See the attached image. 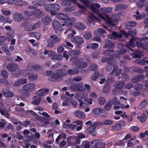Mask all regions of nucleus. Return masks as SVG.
Masks as SVG:
<instances>
[{"label": "nucleus", "mask_w": 148, "mask_h": 148, "mask_svg": "<svg viewBox=\"0 0 148 148\" xmlns=\"http://www.w3.org/2000/svg\"><path fill=\"white\" fill-rule=\"evenodd\" d=\"M95 1L92 0L88 4L90 8L86 9H90L92 12L96 14L99 17L104 21L106 23L110 24L111 23L110 17L108 13H110L111 12L112 8L111 7L104 8H101L100 10H99L97 8H99L101 7L99 4L91 3L94 2Z\"/></svg>", "instance_id": "1"}, {"label": "nucleus", "mask_w": 148, "mask_h": 148, "mask_svg": "<svg viewBox=\"0 0 148 148\" xmlns=\"http://www.w3.org/2000/svg\"><path fill=\"white\" fill-rule=\"evenodd\" d=\"M67 74V71L64 69L56 71L52 74L51 77L49 79V80L52 82L58 81L61 80L62 77Z\"/></svg>", "instance_id": "2"}, {"label": "nucleus", "mask_w": 148, "mask_h": 148, "mask_svg": "<svg viewBox=\"0 0 148 148\" xmlns=\"http://www.w3.org/2000/svg\"><path fill=\"white\" fill-rule=\"evenodd\" d=\"M132 58H137L134 60V62L140 65H144L146 63L148 64V57H144L143 59H140V57L143 56L142 51L138 50L135 51V53L132 54Z\"/></svg>", "instance_id": "3"}, {"label": "nucleus", "mask_w": 148, "mask_h": 148, "mask_svg": "<svg viewBox=\"0 0 148 148\" xmlns=\"http://www.w3.org/2000/svg\"><path fill=\"white\" fill-rule=\"evenodd\" d=\"M122 34L125 36L127 38L128 35L131 36V38L129 42L126 44V46L128 47V46L131 47H135V45L133 41V40H136L138 39V38L136 36L133 37L136 34V29H133L131 31H129L128 32V33H126L125 31H122L121 32Z\"/></svg>", "instance_id": "4"}, {"label": "nucleus", "mask_w": 148, "mask_h": 148, "mask_svg": "<svg viewBox=\"0 0 148 148\" xmlns=\"http://www.w3.org/2000/svg\"><path fill=\"white\" fill-rule=\"evenodd\" d=\"M7 69L10 71L13 75L16 77L20 75L21 71L18 69V66L16 64H8L6 66Z\"/></svg>", "instance_id": "5"}, {"label": "nucleus", "mask_w": 148, "mask_h": 148, "mask_svg": "<svg viewBox=\"0 0 148 148\" xmlns=\"http://www.w3.org/2000/svg\"><path fill=\"white\" fill-rule=\"evenodd\" d=\"M24 14L27 16H34L35 17L38 18H40L44 14L41 10L38 9H36L32 11H25Z\"/></svg>", "instance_id": "6"}, {"label": "nucleus", "mask_w": 148, "mask_h": 148, "mask_svg": "<svg viewBox=\"0 0 148 148\" xmlns=\"http://www.w3.org/2000/svg\"><path fill=\"white\" fill-rule=\"evenodd\" d=\"M51 39L47 41V46L48 47H52L55 44L60 42L61 40L60 36H58L56 35H52L50 36Z\"/></svg>", "instance_id": "7"}, {"label": "nucleus", "mask_w": 148, "mask_h": 148, "mask_svg": "<svg viewBox=\"0 0 148 148\" xmlns=\"http://www.w3.org/2000/svg\"><path fill=\"white\" fill-rule=\"evenodd\" d=\"M75 64V66L79 69H83L87 66V63L83 61H82L81 59H78L76 60L73 63Z\"/></svg>", "instance_id": "8"}, {"label": "nucleus", "mask_w": 148, "mask_h": 148, "mask_svg": "<svg viewBox=\"0 0 148 148\" xmlns=\"http://www.w3.org/2000/svg\"><path fill=\"white\" fill-rule=\"evenodd\" d=\"M88 96V94L85 92H82V96L79 94H77L75 96V98L77 100H78L80 103V106L82 107L83 104V101L80 99H84V101L86 100V98Z\"/></svg>", "instance_id": "9"}, {"label": "nucleus", "mask_w": 148, "mask_h": 148, "mask_svg": "<svg viewBox=\"0 0 148 148\" xmlns=\"http://www.w3.org/2000/svg\"><path fill=\"white\" fill-rule=\"evenodd\" d=\"M36 87L35 84L32 83H29L23 86V90L26 91L32 92L34 91Z\"/></svg>", "instance_id": "10"}, {"label": "nucleus", "mask_w": 148, "mask_h": 148, "mask_svg": "<svg viewBox=\"0 0 148 148\" xmlns=\"http://www.w3.org/2000/svg\"><path fill=\"white\" fill-rule=\"evenodd\" d=\"M75 20L73 18H69L64 20L63 23L62 24L63 27H66L71 26L75 21Z\"/></svg>", "instance_id": "11"}, {"label": "nucleus", "mask_w": 148, "mask_h": 148, "mask_svg": "<svg viewBox=\"0 0 148 148\" xmlns=\"http://www.w3.org/2000/svg\"><path fill=\"white\" fill-rule=\"evenodd\" d=\"M49 56L53 60H61L63 59V57L61 55H57L56 53L53 51H51L49 53Z\"/></svg>", "instance_id": "12"}, {"label": "nucleus", "mask_w": 148, "mask_h": 148, "mask_svg": "<svg viewBox=\"0 0 148 148\" xmlns=\"http://www.w3.org/2000/svg\"><path fill=\"white\" fill-rule=\"evenodd\" d=\"M52 26L54 29L62 31L64 30L63 27L61 23L56 20H54L52 22Z\"/></svg>", "instance_id": "13"}, {"label": "nucleus", "mask_w": 148, "mask_h": 148, "mask_svg": "<svg viewBox=\"0 0 148 148\" xmlns=\"http://www.w3.org/2000/svg\"><path fill=\"white\" fill-rule=\"evenodd\" d=\"M120 18V17L117 15L116 14H113L111 16V17H110V19L111 21V23L110 24L106 23L108 25L111 26H114L115 24L113 23V21L115 22H116L119 21Z\"/></svg>", "instance_id": "14"}, {"label": "nucleus", "mask_w": 148, "mask_h": 148, "mask_svg": "<svg viewBox=\"0 0 148 148\" xmlns=\"http://www.w3.org/2000/svg\"><path fill=\"white\" fill-rule=\"evenodd\" d=\"M122 36V34L120 33L114 32H112L111 35H108V37L111 39H115L117 38H121Z\"/></svg>", "instance_id": "15"}, {"label": "nucleus", "mask_w": 148, "mask_h": 148, "mask_svg": "<svg viewBox=\"0 0 148 148\" xmlns=\"http://www.w3.org/2000/svg\"><path fill=\"white\" fill-rule=\"evenodd\" d=\"M144 76L143 74H140L134 77L131 79V82L133 83L138 82L142 80L144 78Z\"/></svg>", "instance_id": "16"}, {"label": "nucleus", "mask_w": 148, "mask_h": 148, "mask_svg": "<svg viewBox=\"0 0 148 148\" xmlns=\"http://www.w3.org/2000/svg\"><path fill=\"white\" fill-rule=\"evenodd\" d=\"M49 91L48 88H42L36 92V95L39 96H42L47 94Z\"/></svg>", "instance_id": "17"}, {"label": "nucleus", "mask_w": 148, "mask_h": 148, "mask_svg": "<svg viewBox=\"0 0 148 148\" xmlns=\"http://www.w3.org/2000/svg\"><path fill=\"white\" fill-rule=\"evenodd\" d=\"M27 137V138L24 142V145H22L21 143V144L23 147H25L26 148H28L30 146V145L29 143L33 141V137L30 136H28Z\"/></svg>", "instance_id": "18"}, {"label": "nucleus", "mask_w": 148, "mask_h": 148, "mask_svg": "<svg viewBox=\"0 0 148 148\" xmlns=\"http://www.w3.org/2000/svg\"><path fill=\"white\" fill-rule=\"evenodd\" d=\"M45 3V1L43 0H34L32 2V4L37 7L42 6Z\"/></svg>", "instance_id": "19"}, {"label": "nucleus", "mask_w": 148, "mask_h": 148, "mask_svg": "<svg viewBox=\"0 0 148 148\" xmlns=\"http://www.w3.org/2000/svg\"><path fill=\"white\" fill-rule=\"evenodd\" d=\"M96 128L92 124L91 126L87 128V131L91 135L95 136L97 135V132L95 130Z\"/></svg>", "instance_id": "20"}, {"label": "nucleus", "mask_w": 148, "mask_h": 148, "mask_svg": "<svg viewBox=\"0 0 148 148\" xmlns=\"http://www.w3.org/2000/svg\"><path fill=\"white\" fill-rule=\"evenodd\" d=\"M13 18L16 21H20L23 18V15L18 12H15L13 14Z\"/></svg>", "instance_id": "21"}, {"label": "nucleus", "mask_w": 148, "mask_h": 148, "mask_svg": "<svg viewBox=\"0 0 148 148\" xmlns=\"http://www.w3.org/2000/svg\"><path fill=\"white\" fill-rule=\"evenodd\" d=\"M79 70L75 68L70 69L67 71L68 74L73 75L74 74H77L79 72Z\"/></svg>", "instance_id": "22"}, {"label": "nucleus", "mask_w": 148, "mask_h": 148, "mask_svg": "<svg viewBox=\"0 0 148 148\" xmlns=\"http://www.w3.org/2000/svg\"><path fill=\"white\" fill-rule=\"evenodd\" d=\"M74 115L80 119H83L85 117V114L83 112L79 110H76L74 112Z\"/></svg>", "instance_id": "23"}, {"label": "nucleus", "mask_w": 148, "mask_h": 148, "mask_svg": "<svg viewBox=\"0 0 148 148\" xmlns=\"http://www.w3.org/2000/svg\"><path fill=\"white\" fill-rule=\"evenodd\" d=\"M41 21L44 25H47L51 22V18L49 16H46L42 19Z\"/></svg>", "instance_id": "24"}, {"label": "nucleus", "mask_w": 148, "mask_h": 148, "mask_svg": "<svg viewBox=\"0 0 148 148\" xmlns=\"http://www.w3.org/2000/svg\"><path fill=\"white\" fill-rule=\"evenodd\" d=\"M21 27H24V29L26 31H32L33 30L32 25L31 23H23Z\"/></svg>", "instance_id": "25"}, {"label": "nucleus", "mask_w": 148, "mask_h": 148, "mask_svg": "<svg viewBox=\"0 0 148 148\" xmlns=\"http://www.w3.org/2000/svg\"><path fill=\"white\" fill-rule=\"evenodd\" d=\"M56 17L58 18L61 20H64L68 18V16L62 13H58L56 14Z\"/></svg>", "instance_id": "26"}, {"label": "nucleus", "mask_w": 148, "mask_h": 148, "mask_svg": "<svg viewBox=\"0 0 148 148\" xmlns=\"http://www.w3.org/2000/svg\"><path fill=\"white\" fill-rule=\"evenodd\" d=\"M2 48L3 51L7 55L10 56L11 55V52L9 49L8 45L6 44H3L2 46Z\"/></svg>", "instance_id": "27"}, {"label": "nucleus", "mask_w": 148, "mask_h": 148, "mask_svg": "<svg viewBox=\"0 0 148 148\" xmlns=\"http://www.w3.org/2000/svg\"><path fill=\"white\" fill-rule=\"evenodd\" d=\"M71 41L74 42L78 44H81L84 42L83 39L79 36H76L71 39Z\"/></svg>", "instance_id": "28"}, {"label": "nucleus", "mask_w": 148, "mask_h": 148, "mask_svg": "<svg viewBox=\"0 0 148 148\" xmlns=\"http://www.w3.org/2000/svg\"><path fill=\"white\" fill-rule=\"evenodd\" d=\"M74 27L77 29L83 30L86 28V26L83 23H80L77 22L74 25Z\"/></svg>", "instance_id": "29"}, {"label": "nucleus", "mask_w": 148, "mask_h": 148, "mask_svg": "<svg viewBox=\"0 0 148 148\" xmlns=\"http://www.w3.org/2000/svg\"><path fill=\"white\" fill-rule=\"evenodd\" d=\"M80 51L78 50H71L68 51L67 53L70 56H77L81 54Z\"/></svg>", "instance_id": "30"}, {"label": "nucleus", "mask_w": 148, "mask_h": 148, "mask_svg": "<svg viewBox=\"0 0 148 148\" xmlns=\"http://www.w3.org/2000/svg\"><path fill=\"white\" fill-rule=\"evenodd\" d=\"M104 112V110L100 108L94 109L93 110V113L95 115L101 116Z\"/></svg>", "instance_id": "31"}, {"label": "nucleus", "mask_w": 148, "mask_h": 148, "mask_svg": "<svg viewBox=\"0 0 148 148\" xmlns=\"http://www.w3.org/2000/svg\"><path fill=\"white\" fill-rule=\"evenodd\" d=\"M124 86V82L121 81L117 82L114 85L115 87L121 91H122V89L123 88Z\"/></svg>", "instance_id": "32"}, {"label": "nucleus", "mask_w": 148, "mask_h": 148, "mask_svg": "<svg viewBox=\"0 0 148 148\" xmlns=\"http://www.w3.org/2000/svg\"><path fill=\"white\" fill-rule=\"evenodd\" d=\"M136 14V15L134 16L136 17V20L143 19L146 16V14L145 13H142L140 14H139V12L138 11H137Z\"/></svg>", "instance_id": "33"}, {"label": "nucleus", "mask_w": 148, "mask_h": 148, "mask_svg": "<svg viewBox=\"0 0 148 148\" xmlns=\"http://www.w3.org/2000/svg\"><path fill=\"white\" fill-rule=\"evenodd\" d=\"M136 24V23L134 21H130L128 22L125 25V27L128 29H131L132 27L135 26Z\"/></svg>", "instance_id": "34"}, {"label": "nucleus", "mask_w": 148, "mask_h": 148, "mask_svg": "<svg viewBox=\"0 0 148 148\" xmlns=\"http://www.w3.org/2000/svg\"><path fill=\"white\" fill-rule=\"evenodd\" d=\"M80 87L79 84H73L71 85L70 88L74 91H79L80 90Z\"/></svg>", "instance_id": "35"}, {"label": "nucleus", "mask_w": 148, "mask_h": 148, "mask_svg": "<svg viewBox=\"0 0 148 148\" xmlns=\"http://www.w3.org/2000/svg\"><path fill=\"white\" fill-rule=\"evenodd\" d=\"M14 36V31H12L10 32L9 33L6 34V37L8 41H10V40L13 39Z\"/></svg>", "instance_id": "36"}, {"label": "nucleus", "mask_w": 148, "mask_h": 148, "mask_svg": "<svg viewBox=\"0 0 148 148\" xmlns=\"http://www.w3.org/2000/svg\"><path fill=\"white\" fill-rule=\"evenodd\" d=\"M114 46V43L111 41L108 40L106 41L104 47H113Z\"/></svg>", "instance_id": "37"}, {"label": "nucleus", "mask_w": 148, "mask_h": 148, "mask_svg": "<svg viewBox=\"0 0 148 148\" xmlns=\"http://www.w3.org/2000/svg\"><path fill=\"white\" fill-rule=\"evenodd\" d=\"M38 78V75L37 74H32V72L29 76L28 79L32 81H35Z\"/></svg>", "instance_id": "38"}, {"label": "nucleus", "mask_w": 148, "mask_h": 148, "mask_svg": "<svg viewBox=\"0 0 148 148\" xmlns=\"http://www.w3.org/2000/svg\"><path fill=\"white\" fill-rule=\"evenodd\" d=\"M95 19L97 20V18L92 14H90L88 16L87 21L89 23H91L94 21Z\"/></svg>", "instance_id": "39"}, {"label": "nucleus", "mask_w": 148, "mask_h": 148, "mask_svg": "<svg viewBox=\"0 0 148 148\" xmlns=\"http://www.w3.org/2000/svg\"><path fill=\"white\" fill-rule=\"evenodd\" d=\"M111 88V86L109 83H106L104 86L103 92L104 93H107Z\"/></svg>", "instance_id": "40"}, {"label": "nucleus", "mask_w": 148, "mask_h": 148, "mask_svg": "<svg viewBox=\"0 0 148 148\" xmlns=\"http://www.w3.org/2000/svg\"><path fill=\"white\" fill-rule=\"evenodd\" d=\"M106 31L105 29L102 28L98 29L97 31H95L94 34L96 36L99 35L100 34H103L106 33Z\"/></svg>", "instance_id": "41"}, {"label": "nucleus", "mask_w": 148, "mask_h": 148, "mask_svg": "<svg viewBox=\"0 0 148 148\" xmlns=\"http://www.w3.org/2000/svg\"><path fill=\"white\" fill-rule=\"evenodd\" d=\"M72 99L69 98H66L62 102V104L63 106H69L70 104Z\"/></svg>", "instance_id": "42"}, {"label": "nucleus", "mask_w": 148, "mask_h": 148, "mask_svg": "<svg viewBox=\"0 0 148 148\" xmlns=\"http://www.w3.org/2000/svg\"><path fill=\"white\" fill-rule=\"evenodd\" d=\"M127 6L126 5L119 4L116 6L115 8V10L118 11L127 8Z\"/></svg>", "instance_id": "43"}, {"label": "nucleus", "mask_w": 148, "mask_h": 148, "mask_svg": "<svg viewBox=\"0 0 148 148\" xmlns=\"http://www.w3.org/2000/svg\"><path fill=\"white\" fill-rule=\"evenodd\" d=\"M51 10L54 11H58L60 9L59 5L57 4H51Z\"/></svg>", "instance_id": "44"}, {"label": "nucleus", "mask_w": 148, "mask_h": 148, "mask_svg": "<svg viewBox=\"0 0 148 148\" xmlns=\"http://www.w3.org/2000/svg\"><path fill=\"white\" fill-rule=\"evenodd\" d=\"M34 100L32 101L33 104L36 105H38L40 103L41 99L40 97H35Z\"/></svg>", "instance_id": "45"}, {"label": "nucleus", "mask_w": 148, "mask_h": 148, "mask_svg": "<svg viewBox=\"0 0 148 148\" xmlns=\"http://www.w3.org/2000/svg\"><path fill=\"white\" fill-rule=\"evenodd\" d=\"M21 72L23 76L25 77H27L32 73V71L29 70L21 71Z\"/></svg>", "instance_id": "46"}, {"label": "nucleus", "mask_w": 148, "mask_h": 148, "mask_svg": "<svg viewBox=\"0 0 148 148\" xmlns=\"http://www.w3.org/2000/svg\"><path fill=\"white\" fill-rule=\"evenodd\" d=\"M26 51L28 55H31L35 54V51L34 50L32 49L31 48L28 47L26 50Z\"/></svg>", "instance_id": "47"}, {"label": "nucleus", "mask_w": 148, "mask_h": 148, "mask_svg": "<svg viewBox=\"0 0 148 148\" xmlns=\"http://www.w3.org/2000/svg\"><path fill=\"white\" fill-rule=\"evenodd\" d=\"M129 107L130 106L129 105H127L125 107L124 105L121 104L119 105L118 106H114V110H118L120 108H123L124 107H125V108H129Z\"/></svg>", "instance_id": "48"}, {"label": "nucleus", "mask_w": 148, "mask_h": 148, "mask_svg": "<svg viewBox=\"0 0 148 148\" xmlns=\"http://www.w3.org/2000/svg\"><path fill=\"white\" fill-rule=\"evenodd\" d=\"M1 11L3 14L5 16H10L11 14V12L8 10L1 9Z\"/></svg>", "instance_id": "49"}, {"label": "nucleus", "mask_w": 148, "mask_h": 148, "mask_svg": "<svg viewBox=\"0 0 148 148\" xmlns=\"http://www.w3.org/2000/svg\"><path fill=\"white\" fill-rule=\"evenodd\" d=\"M112 102L111 101H109L105 106L104 108L105 110L107 111L109 110L112 107Z\"/></svg>", "instance_id": "50"}, {"label": "nucleus", "mask_w": 148, "mask_h": 148, "mask_svg": "<svg viewBox=\"0 0 148 148\" xmlns=\"http://www.w3.org/2000/svg\"><path fill=\"white\" fill-rule=\"evenodd\" d=\"M66 135L64 133H61L59 135L57 138H56V142L58 141L60 139L61 137H62L64 139L66 138Z\"/></svg>", "instance_id": "51"}, {"label": "nucleus", "mask_w": 148, "mask_h": 148, "mask_svg": "<svg viewBox=\"0 0 148 148\" xmlns=\"http://www.w3.org/2000/svg\"><path fill=\"white\" fill-rule=\"evenodd\" d=\"M4 96L7 97H13L14 94L12 92L9 91H7L4 93Z\"/></svg>", "instance_id": "52"}, {"label": "nucleus", "mask_w": 148, "mask_h": 148, "mask_svg": "<svg viewBox=\"0 0 148 148\" xmlns=\"http://www.w3.org/2000/svg\"><path fill=\"white\" fill-rule=\"evenodd\" d=\"M148 105V100L146 99L140 103L139 106L141 108H143Z\"/></svg>", "instance_id": "53"}, {"label": "nucleus", "mask_w": 148, "mask_h": 148, "mask_svg": "<svg viewBox=\"0 0 148 148\" xmlns=\"http://www.w3.org/2000/svg\"><path fill=\"white\" fill-rule=\"evenodd\" d=\"M68 32V33H72L74 35L75 34H76V31L73 30L72 28H68L67 29L66 31L64 32V34H66Z\"/></svg>", "instance_id": "54"}, {"label": "nucleus", "mask_w": 148, "mask_h": 148, "mask_svg": "<svg viewBox=\"0 0 148 148\" xmlns=\"http://www.w3.org/2000/svg\"><path fill=\"white\" fill-rule=\"evenodd\" d=\"M111 130H120L121 129V126L119 124H116L111 127Z\"/></svg>", "instance_id": "55"}, {"label": "nucleus", "mask_w": 148, "mask_h": 148, "mask_svg": "<svg viewBox=\"0 0 148 148\" xmlns=\"http://www.w3.org/2000/svg\"><path fill=\"white\" fill-rule=\"evenodd\" d=\"M83 148H90V143L88 141L83 142L82 144Z\"/></svg>", "instance_id": "56"}, {"label": "nucleus", "mask_w": 148, "mask_h": 148, "mask_svg": "<svg viewBox=\"0 0 148 148\" xmlns=\"http://www.w3.org/2000/svg\"><path fill=\"white\" fill-rule=\"evenodd\" d=\"M1 76L5 78H6L8 77V73L7 71L5 70H2L1 71Z\"/></svg>", "instance_id": "57"}, {"label": "nucleus", "mask_w": 148, "mask_h": 148, "mask_svg": "<svg viewBox=\"0 0 148 148\" xmlns=\"http://www.w3.org/2000/svg\"><path fill=\"white\" fill-rule=\"evenodd\" d=\"M112 102L114 105H117L120 104V102L119 100L116 97H114L112 98Z\"/></svg>", "instance_id": "58"}, {"label": "nucleus", "mask_w": 148, "mask_h": 148, "mask_svg": "<svg viewBox=\"0 0 148 148\" xmlns=\"http://www.w3.org/2000/svg\"><path fill=\"white\" fill-rule=\"evenodd\" d=\"M143 86L142 84H136L134 87V89L136 90H140L143 88Z\"/></svg>", "instance_id": "59"}, {"label": "nucleus", "mask_w": 148, "mask_h": 148, "mask_svg": "<svg viewBox=\"0 0 148 148\" xmlns=\"http://www.w3.org/2000/svg\"><path fill=\"white\" fill-rule=\"evenodd\" d=\"M92 124L93 126L96 128L99 127L100 126L103 125V123L100 122H97L95 123H93Z\"/></svg>", "instance_id": "60"}, {"label": "nucleus", "mask_w": 148, "mask_h": 148, "mask_svg": "<svg viewBox=\"0 0 148 148\" xmlns=\"http://www.w3.org/2000/svg\"><path fill=\"white\" fill-rule=\"evenodd\" d=\"M138 119H140V121L142 122H144L146 119V116L144 114H143L141 116H138L137 117Z\"/></svg>", "instance_id": "61"}, {"label": "nucleus", "mask_w": 148, "mask_h": 148, "mask_svg": "<svg viewBox=\"0 0 148 148\" xmlns=\"http://www.w3.org/2000/svg\"><path fill=\"white\" fill-rule=\"evenodd\" d=\"M98 101L100 104L103 105L105 102V99L103 97H100L98 99Z\"/></svg>", "instance_id": "62"}, {"label": "nucleus", "mask_w": 148, "mask_h": 148, "mask_svg": "<svg viewBox=\"0 0 148 148\" xmlns=\"http://www.w3.org/2000/svg\"><path fill=\"white\" fill-rule=\"evenodd\" d=\"M134 41H137L136 42V44L137 47H142L143 44L141 42V39L138 38V39L136 40H134Z\"/></svg>", "instance_id": "63"}, {"label": "nucleus", "mask_w": 148, "mask_h": 148, "mask_svg": "<svg viewBox=\"0 0 148 148\" xmlns=\"http://www.w3.org/2000/svg\"><path fill=\"white\" fill-rule=\"evenodd\" d=\"M142 48L148 51V42H144L142 45Z\"/></svg>", "instance_id": "64"}]
</instances>
